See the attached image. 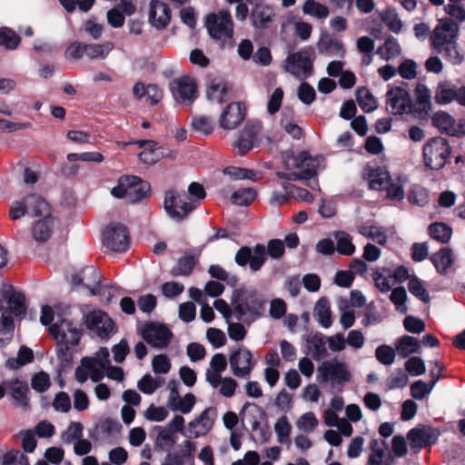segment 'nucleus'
I'll list each match as a JSON object with an SVG mask.
<instances>
[{
	"label": "nucleus",
	"instance_id": "obj_39",
	"mask_svg": "<svg viewBox=\"0 0 465 465\" xmlns=\"http://www.w3.org/2000/svg\"><path fill=\"white\" fill-rule=\"evenodd\" d=\"M431 262L434 264L438 272L444 274L453 263L452 251L449 248H442L438 252L434 253L431 257Z\"/></svg>",
	"mask_w": 465,
	"mask_h": 465
},
{
	"label": "nucleus",
	"instance_id": "obj_42",
	"mask_svg": "<svg viewBox=\"0 0 465 465\" xmlns=\"http://www.w3.org/2000/svg\"><path fill=\"white\" fill-rule=\"evenodd\" d=\"M85 55L90 59H104L114 49V44L106 42L104 44H84Z\"/></svg>",
	"mask_w": 465,
	"mask_h": 465
},
{
	"label": "nucleus",
	"instance_id": "obj_63",
	"mask_svg": "<svg viewBox=\"0 0 465 465\" xmlns=\"http://www.w3.org/2000/svg\"><path fill=\"white\" fill-rule=\"evenodd\" d=\"M266 249L264 245L257 244L252 251V258L250 260V268L253 272L259 271L266 261Z\"/></svg>",
	"mask_w": 465,
	"mask_h": 465
},
{
	"label": "nucleus",
	"instance_id": "obj_53",
	"mask_svg": "<svg viewBox=\"0 0 465 465\" xmlns=\"http://www.w3.org/2000/svg\"><path fill=\"white\" fill-rule=\"evenodd\" d=\"M256 198V192L252 188H242L235 191L231 197L233 204L247 206Z\"/></svg>",
	"mask_w": 465,
	"mask_h": 465
},
{
	"label": "nucleus",
	"instance_id": "obj_47",
	"mask_svg": "<svg viewBox=\"0 0 465 465\" xmlns=\"http://www.w3.org/2000/svg\"><path fill=\"white\" fill-rule=\"evenodd\" d=\"M434 50L452 64H460L463 61V55L460 53L456 41Z\"/></svg>",
	"mask_w": 465,
	"mask_h": 465
},
{
	"label": "nucleus",
	"instance_id": "obj_24",
	"mask_svg": "<svg viewBox=\"0 0 465 465\" xmlns=\"http://www.w3.org/2000/svg\"><path fill=\"white\" fill-rule=\"evenodd\" d=\"M245 107L241 103H232L223 111L219 124L226 130L235 129L244 119Z\"/></svg>",
	"mask_w": 465,
	"mask_h": 465
},
{
	"label": "nucleus",
	"instance_id": "obj_27",
	"mask_svg": "<svg viewBox=\"0 0 465 465\" xmlns=\"http://www.w3.org/2000/svg\"><path fill=\"white\" fill-rule=\"evenodd\" d=\"M261 130L259 123H248L241 132L238 139L234 143V147L238 149L241 153L249 152L253 146Z\"/></svg>",
	"mask_w": 465,
	"mask_h": 465
},
{
	"label": "nucleus",
	"instance_id": "obj_1",
	"mask_svg": "<svg viewBox=\"0 0 465 465\" xmlns=\"http://www.w3.org/2000/svg\"><path fill=\"white\" fill-rule=\"evenodd\" d=\"M288 169H297L288 174L278 173L280 178L287 180H307L316 175L317 172L324 167L322 156L312 157L307 152H302L297 156L288 154L285 159Z\"/></svg>",
	"mask_w": 465,
	"mask_h": 465
},
{
	"label": "nucleus",
	"instance_id": "obj_29",
	"mask_svg": "<svg viewBox=\"0 0 465 465\" xmlns=\"http://www.w3.org/2000/svg\"><path fill=\"white\" fill-rule=\"evenodd\" d=\"M195 404V397L192 393H187L184 397H180L177 390L173 388L170 391L167 406L174 411H181L183 414L189 413Z\"/></svg>",
	"mask_w": 465,
	"mask_h": 465
},
{
	"label": "nucleus",
	"instance_id": "obj_20",
	"mask_svg": "<svg viewBox=\"0 0 465 465\" xmlns=\"http://www.w3.org/2000/svg\"><path fill=\"white\" fill-rule=\"evenodd\" d=\"M459 26L457 23L450 20H440L430 35L433 49L453 43L457 39Z\"/></svg>",
	"mask_w": 465,
	"mask_h": 465
},
{
	"label": "nucleus",
	"instance_id": "obj_8",
	"mask_svg": "<svg viewBox=\"0 0 465 465\" xmlns=\"http://www.w3.org/2000/svg\"><path fill=\"white\" fill-rule=\"evenodd\" d=\"M234 312L238 320L252 322L262 311V302L254 292L238 294L232 301Z\"/></svg>",
	"mask_w": 465,
	"mask_h": 465
},
{
	"label": "nucleus",
	"instance_id": "obj_35",
	"mask_svg": "<svg viewBox=\"0 0 465 465\" xmlns=\"http://www.w3.org/2000/svg\"><path fill=\"white\" fill-rule=\"evenodd\" d=\"M313 315L322 327L328 329L331 326V306L326 298L322 297L317 301L314 306Z\"/></svg>",
	"mask_w": 465,
	"mask_h": 465
},
{
	"label": "nucleus",
	"instance_id": "obj_43",
	"mask_svg": "<svg viewBox=\"0 0 465 465\" xmlns=\"http://www.w3.org/2000/svg\"><path fill=\"white\" fill-rule=\"evenodd\" d=\"M163 157L174 158L175 153H165L161 148L149 146L139 153L140 160L147 164H154Z\"/></svg>",
	"mask_w": 465,
	"mask_h": 465
},
{
	"label": "nucleus",
	"instance_id": "obj_61",
	"mask_svg": "<svg viewBox=\"0 0 465 465\" xmlns=\"http://www.w3.org/2000/svg\"><path fill=\"white\" fill-rule=\"evenodd\" d=\"M192 127L194 131L208 135L213 131L214 124L210 117L201 115L193 118Z\"/></svg>",
	"mask_w": 465,
	"mask_h": 465
},
{
	"label": "nucleus",
	"instance_id": "obj_45",
	"mask_svg": "<svg viewBox=\"0 0 465 465\" xmlns=\"http://www.w3.org/2000/svg\"><path fill=\"white\" fill-rule=\"evenodd\" d=\"M10 391L18 405L23 408L29 406V400L27 398L28 387L26 383L15 380L11 382Z\"/></svg>",
	"mask_w": 465,
	"mask_h": 465
},
{
	"label": "nucleus",
	"instance_id": "obj_21",
	"mask_svg": "<svg viewBox=\"0 0 465 465\" xmlns=\"http://www.w3.org/2000/svg\"><path fill=\"white\" fill-rule=\"evenodd\" d=\"M171 8L162 1L152 0L149 5L148 20L157 30L165 29L171 22Z\"/></svg>",
	"mask_w": 465,
	"mask_h": 465
},
{
	"label": "nucleus",
	"instance_id": "obj_32",
	"mask_svg": "<svg viewBox=\"0 0 465 465\" xmlns=\"http://www.w3.org/2000/svg\"><path fill=\"white\" fill-rule=\"evenodd\" d=\"M432 121L434 125L442 133H446L451 135H460L464 134L461 129V125L457 126L454 118L445 112L436 113Z\"/></svg>",
	"mask_w": 465,
	"mask_h": 465
},
{
	"label": "nucleus",
	"instance_id": "obj_11",
	"mask_svg": "<svg viewBox=\"0 0 465 465\" xmlns=\"http://www.w3.org/2000/svg\"><path fill=\"white\" fill-rule=\"evenodd\" d=\"M102 242L103 245L112 252H125L129 246L126 228L117 223H110L103 232Z\"/></svg>",
	"mask_w": 465,
	"mask_h": 465
},
{
	"label": "nucleus",
	"instance_id": "obj_44",
	"mask_svg": "<svg viewBox=\"0 0 465 465\" xmlns=\"http://www.w3.org/2000/svg\"><path fill=\"white\" fill-rule=\"evenodd\" d=\"M358 232L367 238L371 239L378 244L383 245L387 242V236L384 231L381 227L374 224H362L358 227Z\"/></svg>",
	"mask_w": 465,
	"mask_h": 465
},
{
	"label": "nucleus",
	"instance_id": "obj_3",
	"mask_svg": "<svg viewBox=\"0 0 465 465\" xmlns=\"http://www.w3.org/2000/svg\"><path fill=\"white\" fill-rule=\"evenodd\" d=\"M110 363L108 349L101 348L93 357H84L80 365L75 369L74 376L78 382L84 383L89 378L94 382L100 381Z\"/></svg>",
	"mask_w": 465,
	"mask_h": 465
},
{
	"label": "nucleus",
	"instance_id": "obj_54",
	"mask_svg": "<svg viewBox=\"0 0 465 465\" xmlns=\"http://www.w3.org/2000/svg\"><path fill=\"white\" fill-rule=\"evenodd\" d=\"M337 241L336 250L342 255H351L355 252V246L351 242V237L344 232H337L334 234Z\"/></svg>",
	"mask_w": 465,
	"mask_h": 465
},
{
	"label": "nucleus",
	"instance_id": "obj_18",
	"mask_svg": "<svg viewBox=\"0 0 465 465\" xmlns=\"http://www.w3.org/2000/svg\"><path fill=\"white\" fill-rule=\"evenodd\" d=\"M170 90L174 100L182 104H191L197 97V84L193 78L182 76L173 80Z\"/></svg>",
	"mask_w": 465,
	"mask_h": 465
},
{
	"label": "nucleus",
	"instance_id": "obj_50",
	"mask_svg": "<svg viewBox=\"0 0 465 465\" xmlns=\"http://www.w3.org/2000/svg\"><path fill=\"white\" fill-rule=\"evenodd\" d=\"M429 233L433 239L446 243L451 238L452 230L444 223H435L430 225Z\"/></svg>",
	"mask_w": 465,
	"mask_h": 465
},
{
	"label": "nucleus",
	"instance_id": "obj_28",
	"mask_svg": "<svg viewBox=\"0 0 465 465\" xmlns=\"http://www.w3.org/2000/svg\"><path fill=\"white\" fill-rule=\"evenodd\" d=\"M227 360L223 353H215L210 361L209 368L205 372L206 381L213 388L217 389L222 373L226 370Z\"/></svg>",
	"mask_w": 465,
	"mask_h": 465
},
{
	"label": "nucleus",
	"instance_id": "obj_49",
	"mask_svg": "<svg viewBox=\"0 0 465 465\" xmlns=\"http://www.w3.org/2000/svg\"><path fill=\"white\" fill-rule=\"evenodd\" d=\"M6 298L8 309L15 316L19 317L25 312V298L24 294L14 292Z\"/></svg>",
	"mask_w": 465,
	"mask_h": 465
},
{
	"label": "nucleus",
	"instance_id": "obj_56",
	"mask_svg": "<svg viewBox=\"0 0 465 465\" xmlns=\"http://www.w3.org/2000/svg\"><path fill=\"white\" fill-rule=\"evenodd\" d=\"M20 43V37L15 31L8 27L0 28V45L9 50L17 48Z\"/></svg>",
	"mask_w": 465,
	"mask_h": 465
},
{
	"label": "nucleus",
	"instance_id": "obj_7",
	"mask_svg": "<svg viewBox=\"0 0 465 465\" xmlns=\"http://www.w3.org/2000/svg\"><path fill=\"white\" fill-rule=\"evenodd\" d=\"M450 155V148L442 137H435L428 141L423 146L424 163L430 169L442 168Z\"/></svg>",
	"mask_w": 465,
	"mask_h": 465
},
{
	"label": "nucleus",
	"instance_id": "obj_10",
	"mask_svg": "<svg viewBox=\"0 0 465 465\" xmlns=\"http://www.w3.org/2000/svg\"><path fill=\"white\" fill-rule=\"evenodd\" d=\"M100 281L101 275L93 266L84 267L71 277V284L74 290L84 292L91 296L99 293Z\"/></svg>",
	"mask_w": 465,
	"mask_h": 465
},
{
	"label": "nucleus",
	"instance_id": "obj_57",
	"mask_svg": "<svg viewBox=\"0 0 465 465\" xmlns=\"http://www.w3.org/2000/svg\"><path fill=\"white\" fill-rule=\"evenodd\" d=\"M319 421L313 412L303 413L296 421V427L299 430L306 433L312 432L318 426Z\"/></svg>",
	"mask_w": 465,
	"mask_h": 465
},
{
	"label": "nucleus",
	"instance_id": "obj_26",
	"mask_svg": "<svg viewBox=\"0 0 465 465\" xmlns=\"http://www.w3.org/2000/svg\"><path fill=\"white\" fill-rule=\"evenodd\" d=\"M317 48L321 54L339 58L344 57L346 53L342 41L339 37L327 33L321 35Z\"/></svg>",
	"mask_w": 465,
	"mask_h": 465
},
{
	"label": "nucleus",
	"instance_id": "obj_2",
	"mask_svg": "<svg viewBox=\"0 0 465 465\" xmlns=\"http://www.w3.org/2000/svg\"><path fill=\"white\" fill-rule=\"evenodd\" d=\"M28 200L31 204H36V209H34L35 220L31 228L32 237L37 242H47L57 226L56 221L51 214L50 206L42 197H32Z\"/></svg>",
	"mask_w": 465,
	"mask_h": 465
},
{
	"label": "nucleus",
	"instance_id": "obj_16",
	"mask_svg": "<svg viewBox=\"0 0 465 465\" xmlns=\"http://www.w3.org/2000/svg\"><path fill=\"white\" fill-rule=\"evenodd\" d=\"M140 333L148 344L157 349L167 347L173 337V333L167 326L157 322L144 324Z\"/></svg>",
	"mask_w": 465,
	"mask_h": 465
},
{
	"label": "nucleus",
	"instance_id": "obj_41",
	"mask_svg": "<svg viewBox=\"0 0 465 465\" xmlns=\"http://www.w3.org/2000/svg\"><path fill=\"white\" fill-rule=\"evenodd\" d=\"M273 429L277 437V441L289 447L292 443V425L289 422L288 418L285 415L280 417L275 422Z\"/></svg>",
	"mask_w": 465,
	"mask_h": 465
},
{
	"label": "nucleus",
	"instance_id": "obj_60",
	"mask_svg": "<svg viewBox=\"0 0 465 465\" xmlns=\"http://www.w3.org/2000/svg\"><path fill=\"white\" fill-rule=\"evenodd\" d=\"M395 351L389 345H380L375 350V357L377 361L386 366L391 365L395 361Z\"/></svg>",
	"mask_w": 465,
	"mask_h": 465
},
{
	"label": "nucleus",
	"instance_id": "obj_31",
	"mask_svg": "<svg viewBox=\"0 0 465 465\" xmlns=\"http://www.w3.org/2000/svg\"><path fill=\"white\" fill-rule=\"evenodd\" d=\"M205 95L209 102L222 104L228 98V88L226 83L222 79H212L208 82Z\"/></svg>",
	"mask_w": 465,
	"mask_h": 465
},
{
	"label": "nucleus",
	"instance_id": "obj_5",
	"mask_svg": "<svg viewBox=\"0 0 465 465\" xmlns=\"http://www.w3.org/2000/svg\"><path fill=\"white\" fill-rule=\"evenodd\" d=\"M314 58L313 48L304 47L290 54L283 61L282 68L296 78L305 79L312 74Z\"/></svg>",
	"mask_w": 465,
	"mask_h": 465
},
{
	"label": "nucleus",
	"instance_id": "obj_6",
	"mask_svg": "<svg viewBox=\"0 0 465 465\" xmlns=\"http://www.w3.org/2000/svg\"><path fill=\"white\" fill-rule=\"evenodd\" d=\"M318 380L321 382H331L341 386L351 380V373L346 362L333 358L318 366Z\"/></svg>",
	"mask_w": 465,
	"mask_h": 465
},
{
	"label": "nucleus",
	"instance_id": "obj_51",
	"mask_svg": "<svg viewBox=\"0 0 465 465\" xmlns=\"http://www.w3.org/2000/svg\"><path fill=\"white\" fill-rule=\"evenodd\" d=\"M381 19L393 33H399L402 27V22L394 8L388 7L381 14Z\"/></svg>",
	"mask_w": 465,
	"mask_h": 465
},
{
	"label": "nucleus",
	"instance_id": "obj_19",
	"mask_svg": "<svg viewBox=\"0 0 465 465\" xmlns=\"http://www.w3.org/2000/svg\"><path fill=\"white\" fill-rule=\"evenodd\" d=\"M434 97L439 104H449L456 101L465 106V86H457L449 80L440 81L437 84Z\"/></svg>",
	"mask_w": 465,
	"mask_h": 465
},
{
	"label": "nucleus",
	"instance_id": "obj_37",
	"mask_svg": "<svg viewBox=\"0 0 465 465\" xmlns=\"http://www.w3.org/2000/svg\"><path fill=\"white\" fill-rule=\"evenodd\" d=\"M135 181H130L127 191V203H134L145 198L149 193L150 186L147 183L141 181L136 176H132Z\"/></svg>",
	"mask_w": 465,
	"mask_h": 465
},
{
	"label": "nucleus",
	"instance_id": "obj_38",
	"mask_svg": "<svg viewBox=\"0 0 465 465\" xmlns=\"http://www.w3.org/2000/svg\"><path fill=\"white\" fill-rule=\"evenodd\" d=\"M401 48L398 40L388 37L385 42L377 49V54L385 61L393 60L401 54Z\"/></svg>",
	"mask_w": 465,
	"mask_h": 465
},
{
	"label": "nucleus",
	"instance_id": "obj_14",
	"mask_svg": "<svg viewBox=\"0 0 465 465\" xmlns=\"http://www.w3.org/2000/svg\"><path fill=\"white\" fill-rule=\"evenodd\" d=\"M84 318L86 327L102 339L107 338L114 330V323L113 320L101 310L86 308L84 311Z\"/></svg>",
	"mask_w": 465,
	"mask_h": 465
},
{
	"label": "nucleus",
	"instance_id": "obj_62",
	"mask_svg": "<svg viewBox=\"0 0 465 465\" xmlns=\"http://www.w3.org/2000/svg\"><path fill=\"white\" fill-rule=\"evenodd\" d=\"M408 288L410 292L419 300L425 303L430 302L429 292H427L421 281H420L418 278H411L409 281Z\"/></svg>",
	"mask_w": 465,
	"mask_h": 465
},
{
	"label": "nucleus",
	"instance_id": "obj_17",
	"mask_svg": "<svg viewBox=\"0 0 465 465\" xmlns=\"http://www.w3.org/2000/svg\"><path fill=\"white\" fill-rule=\"evenodd\" d=\"M216 416L215 409H205L197 418L188 423L183 435L188 439H198L205 436L212 430Z\"/></svg>",
	"mask_w": 465,
	"mask_h": 465
},
{
	"label": "nucleus",
	"instance_id": "obj_52",
	"mask_svg": "<svg viewBox=\"0 0 465 465\" xmlns=\"http://www.w3.org/2000/svg\"><path fill=\"white\" fill-rule=\"evenodd\" d=\"M308 343L313 358L319 359L325 356L327 344L326 336L322 333H317L308 340Z\"/></svg>",
	"mask_w": 465,
	"mask_h": 465
},
{
	"label": "nucleus",
	"instance_id": "obj_40",
	"mask_svg": "<svg viewBox=\"0 0 465 465\" xmlns=\"http://www.w3.org/2000/svg\"><path fill=\"white\" fill-rule=\"evenodd\" d=\"M302 13L315 19L323 20L329 16L330 9L316 0H306L302 5Z\"/></svg>",
	"mask_w": 465,
	"mask_h": 465
},
{
	"label": "nucleus",
	"instance_id": "obj_48",
	"mask_svg": "<svg viewBox=\"0 0 465 465\" xmlns=\"http://www.w3.org/2000/svg\"><path fill=\"white\" fill-rule=\"evenodd\" d=\"M163 383H164V379L163 378H161V377L153 378L150 374H145L137 382V387L144 394L151 395L158 388H160Z\"/></svg>",
	"mask_w": 465,
	"mask_h": 465
},
{
	"label": "nucleus",
	"instance_id": "obj_12",
	"mask_svg": "<svg viewBox=\"0 0 465 465\" xmlns=\"http://www.w3.org/2000/svg\"><path fill=\"white\" fill-rule=\"evenodd\" d=\"M51 335L66 350L75 346L81 337L79 329L67 320L56 321L49 327Z\"/></svg>",
	"mask_w": 465,
	"mask_h": 465
},
{
	"label": "nucleus",
	"instance_id": "obj_25",
	"mask_svg": "<svg viewBox=\"0 0 465 465\" xmlns=\"http://www.w3.org/2000/svg\"><path fill=\"white\" fill-rule=\"evenodd\" d=\"M362 178L368 183L370 189L377 191H382L391 179L386 169L371 164L364 167Z\"/></svg>",
	"mask_w": 465,
	"mask_h": 465
},
{
	"label": "nucleus",
	"instance_id": "obj_33",
	"mask_svg": "<svg viewBox=\"0 0 465 465\" xmlns=\"http://www.w3.org/2000/svg\"><path fill=\"white\" fill-rule=\"evenodd\" d=\"M275 16L272 7L267 5H257L252 12V21L254 27L267 28Z\"/></svg>",
	"mask_w": 465,
	"mask_h": 465
},
{
	"label": "nucleus",
	"instance_id": "obj_9",
	"mask_svg": "<svg viewBox=\"0 0 465 465\" xmlns=\"http://www.w3.org/2000/svg\"><path fill=\"white\" fill-rule=\"evenodd\" d=\"M206 28L212 38L228 40L233 35V23L228 11L210 14L206 18Z\"/></svg>",
	"mask_w": 465,
	"mask_h": 465
},
{
	"label": "nucleus",
	"instance_id": "obj_36",
	"mask_svg": "<svg viewBox=\"0 0 465 465\" xmlns=\"http://www.w3.org/2000/svg\"><path fill=\"white\" fill-rule=\"evenodd\" d=\"M420 348V341L417 338L409 335H404L397 339L395 342V350L402 358H406L412 353L419 352Z\"/></svg>",
	"mask_w": 465,
	"mask_h": 465
},
{
	"label": "nucleus",
	"instance_id": "obj_64",
	"mask_svg": "<svg viewBox=\"0 0 465 465\" xmlns=\"http://www.w3.org/2000/svg\"><path fill=\"white\" fill-rule=\"evenodd\" d=\"M448 2L445 6L446 13L456 19H465V0H448Z\"/></svg>",
	"mask_w": 465,
	"mask_h": 465
},
{
	"label": "nucleus",
	"instance_id": "obj_30",
	"mask_svg": "<svg viewBox=\"0 0 465 465\" xmlns=\"http://www.w3.org/2000/svg\"><path fill=\"white\" fill-rule=\"evenodd\" d=\"M416 96V114L420 118H423L430 114L431 111V94L430 89L423 84H418L415 87Z\"/></svg>",
	"mask_w": 465,
	"mask_h": 465
},
{
	"label": "nucleus",
	"instance_id": "obj_46",
	"mask_svg": "<svg viewBox=\"0 0 465 465\" xmlns=\"http://www.w3.org/2000/svg\"><path fill=\"white\" fill-rule=\"evenodd\" d=\"M356 99L359 106L365 113H371L378 107V103L371 92L365 88H360L357 91Z\"/></svg>",
	"mask_w": 465,
	"mask_h": 465
},
{
	"label": "nucleus",
	"instance_id": "obj_22",
	"mask_svg": "<svg viewBox=\"0 0 465 465\" xmlns=\"http://www.w3.org/2000/svg\"><path fill=\"white\" fill-rule=\"evenodd\" d=\"M438 437V430L429 426H419L411 429L407 433L411 448L418 450L435 443Z\"/></svg>",
	"mask_w": 465,
	"mask_h": 465
},
{
	"label": "nucleus",
	"instance_id": "obj_34",
	"mask_svg": "<svg viewBox=\"0 0 465 465\" xmlns=\"http://www.w3.org/2000/svg\"><path fill=\"white\" fill-rule=\"evenodd\" d=\"M40 197L36 194H30L25 196L24 199L15 201L12 203L9 211V215L12 220H18L25 215V213L31 214L34 217V209H36V204L29 203V198Z\"/></svg>",
	"mask_w": 465,
	"mask_h": 465
},
{
	"label": "nucleus",
	"instance_id": "obj_23",
	"mask_svg": "<svg viewBox=\"0 0 465 465\" xmlns=\"http://www.w3.org/2000/svg\"><path fill=\"white\" fill-rule=\"evenodd\" d=\"M368 465H394L395 459L388 450L385 440L373 439L370 443Z\"/></svg>",
	"mask_w": 465,
	"mask_h": 465
},
{
	"label": "nucleus",
	"instance_id": "obj_59",
	"mask_svg": "<svg viewBox=\"0 0 465 465\" xmlns=\"http://www.w3.org/2000/svg\"><path fill=\"white\" fill-rule=\"evenodd\" d=\"M194 265L195 261L193 256L182 257L172 269V274L174 276H187L192 272Z\"/></svg>",
	"mask_w": 465,
	"mask_h": 465
},
{
	"label": "nucleus",
	"instance_id": "obj_15",
	"mask_svg": "<svg viewBox=\"0 0 465 465\" xmlns=\"http://www.w3.org/2000/svg\"><path fill=\"white\" fill-rule=\"evenodd\" d=\"M386 109L394 115L412 113L413 104L408 91L402 87H391L387 92Z\"/></svg>",
	"mask_w": 465,
	"mask_h": 465
},
{
	"label": "nucleus",
	"instance_id": "obj_13",
	"mask_svg": "<svg viewBox=\"0 0 465 465\" xmlns=\"http://www.w3.org/2000/svg\"><path fill=\"white\" fill-rule=\"evenodd\" d=\"M229 364L234 376L247 378L253 370L256 361L253 359L251 351L243 347H238L231 352Z\"/></svg>",
	"mask_w": 465,
	"mask_h": 465
},
{
	"label": "nucleus",
	"instance_id": "obj_58",
	"mask_svg": "<svg viewBox=\"0 0 465 465\" xmlns=\"http://www.w3.org/2000/svg\"><path fill=\"white\" fill-rule=\"evenodd\" d=\"M382 191L386 192V197L391 201H401L405 196L403 183L401 180H390Z\"/></svg>",
	"mask_w": 465,
	"mask_h": 465
},
{
	"label": "nucleus",
	"instance_id": "obj_55",
	"mask_svg": "<svg viewBox=\"0 0 465 465\" xmlns=\"http://www.w3.org/2000/svg\"><path fill=\"white\" fill-rule=\"evenodd\" d=\"M176 443V438L171 430H162L156 436L155 446L158 450L169 451Z\"/></svg>",
	"mask_w": 465,
	"mask_h": 465
},
{
	"label": "nucleus",
	"instance_id": "obj_4",
	"mask_svg": "<svg viewBox=\"0 0 465 465\" xmlns=\"http://www.w3.org/2000/svg\"><path fill=\"white\" fill-rule=\"evenodd\" d=\"M163 208L172 220L182 222L196 209V203L189 201V196L184 191L169 190L164 195Z\"/></svg>",
	"mask_w": 465,
	"mask_h": 465
}]
</instances>
